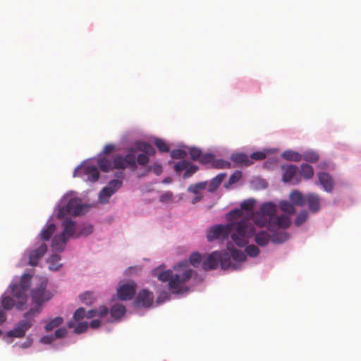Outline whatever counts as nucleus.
Returning a JSON list of instances; mask_svg holds the SVG:
<instances>
[{
	"mask_svg": "<svg viewBox=\"0 0 361 361\" xmlns=\"http://www.w3.org/2000/svg\"><path fill=\"white\" fill-rule=\"evenodd\" d=\"M49 277L26 268L20 276L15 275L0 296V325L7 322L8 312H23V317L34 325L35 318L55 296L56 290L48 287Z\"/></svg>",
	"mask_w": 361,
	"mask_h": 361,
	"instance_id": "f257e3e1",
	"label": "nucleus"
},
{
	"mask_svg": "<svg viewBox=\"0 0 361 361\" xmlns=\"http://www.w3.org/2000/svg\"><path fill=\"white\" fill-rule=\"evenodd\" d=\"M93 207V204L83 202L76 191L70 190L64 193L54 207L56 219L63 220L72 240L86 238L94 231V225L87 221H77L72 216L86 215Z\"/></svg>",
	"mask_w": 361,
	"mask_h": 361,
	"instance_id": "f03ea898",
	"label": "nucleus"
},
{
	"mask_svg": "<svg viewBox=\"0 0 361 361\" xmlns=\"http://www.w3.org/2000/svg\"><path fill=\"white\" fill-rule=\"evenodd\" d=\"M231 245H229L227 250L223 249L220 250H214L209 254H202L198 251H193L188 259H183L175 264L173 268L175 271H183L185 269H192L193 268H201L204 271L216 270L221 267V270H228L230 267L229 256L235 257V259L240 261L242 256L244 255L241 252H235L231 250Z\"/></svg>",
	"mask_w": 361,
	"mask_h": 361,
	"instance_id": "7ed1b4c3",
	"label": "nucleus"
},
{
	"mask_svg": "<svg viewBox=\"0 0 361 361\" xmlns=\"http://www.w3.org/2000/svg\"><path fill=\"white\" fill-rule=\"evenodd\" d=\"M49 238V233H47V228H42L33 242L25 250L17 266L22 267L30 266L32 269L37 267L49 252L47 245Z\"/></svg>",
	"mask_w": 361,
	"mask_h": 361,
	"instance_id": "20e7f679",
	"label": "nucleus"
},
{
	"mask_svg": "<svg viewBox=\"0 0 361 361\" xmlns=\"http://www.w3.org/2000/svg\"><path fill=\"white\" fill-rule=\"evenodd\" d=\"M151 275L152 277H157L161 283L168 282L166 286L173 293L175 298H182L191 290L190 286L180 285V272L175 271L173 267L166 269L164 264L153 268L151 270Z\"/></svg>",
	"mask_w": 361,
	"mask_h": 361,
	"instance_id": "39448f33",
	"label": "nucleus"
},
{
	"mask_svg": "<svg viewBox=\"0 0 361 361\" xmlns=\"http://www.w3.org/2000/svg\"><path fill=\"white\" fill-rule=\"evenodd\" d=\"M54 218H56V212L54 210L49 216L46 224L42 228H46V226H48V227H47V233H49V238L47 240V245H49V244L51 251L63 252L66 250L69 240H72V238L69 232H66L67 227L63 220H61V230L56 233L59 223L54 220Z\"/></svg>",
	"mask_w": 361,
	"mask_h": 361,
	"instance_id": "423d86ee",
	"label": "nucleus"
},
{
	"mask_svg": "<svg viewBox=\"0 0 361 361\" xmlns=\"http://www.w3.org/2000/svg\"><path fill=\"white\" fill-rule=\"evenodd\" d=\"M101 161V159L97 160L94 156L84 159L75 167L73 177L81 178L86 182L96 183L101 178V172H104Z\"/></svg>",
	"mask_w": 361,
	"mask_h": 361,
	"instance_id": "0eeeda50",
	"label": "nucleus"
},
{
	"mask_svg": "<svg viewBox=\"0 0 361 361\" xmlns=\"http://www.w3.org/2000/svg\"><path fill=\"white\" fill-rule=\"evenodd\" d=\"M230 241L236 246H243L247 240H250L255 233L254 226L249 221L241 219L236 222H229Z\"/></svg>",
	"mask_w": 361,
	"mask_h": 361,
	"instance_id": "6e6552de",
	"label": "nucleus"
},
{
	"mask_svg": "<svg viewBox=\"0 0 361 361\" xmlns=\"http://www.w3.org/2000/svg\"><path fill=\"white\" fill-rule=\"evenodd\" d=\"M251 240H247L246 243L244 244L243 246H236L234 245L232 242H227L226 243V248L224 249V250H227V247H228V245H231V250H233V252L235 251L241 252V253L244 255L240 257V259L238 260L235 259V257L230 255L229 256V262H230V267H228V269L231 271H238L240 270L242 267V264L243 262H245L247 259V257H249L250 258H256L258 257L260 254V250L254 244L250 243V241Z\"/></svg>",
	"mask_w": 361,
	"mask_h": 361,
	"instance_id": "1a4fd4ad",
	"label": "nucleus"
},
{
	"mask_svg": "<svg viewBox=\"0 0 361 361\" xmlns=\"http://www.w3.org/2000/svg\"><path fill=\"white\" fill-rule=\"evenodd\" d=\"M137 284L135 280L123 279L118 283L116 293L111 296V301L133 302L137 293Z\"/></svg>",
	"mask_w": 361,
	"mask_h": 361,
	"instance_id": "9d476101",
	"label": "nucleus"
},
{
	"mask_svg": "<svg viewBox=\"0 0 361 361\" xmlns=\"http://www.w3.org/2000/svg\"><path fill=\"white\" fill-rule=\"evenodd\" d=\"M2 324L1 326H3ZM33 326V324L28 319L23 318L17 322L13 329L4 331L0 329V338L6 343L11 344L14 338H22L25 336L26 332Z\"/></svg>",
	"mask_w": 361,
	"mask_h": 361,
	"instance_id": "9b49d317",
	"label": "nucleus"
},
{
	"mask_svg": "<svg viewBox=\"0 0 361 361\" xmlns=\"http://www.w3.org/2000/svg\"><path fill=\"white\" fill-rule=\"evenodd\" d=\"M230 223L215 224L207 228L206 238L209 243L217 242L219 244L230 241Z\"/></svg>",
	"mask_w": 361,
	"mask_h": 361,
	"instance_id": "f8f14e48",
	"label": "nucleus"
},
{
	"mask_svg": "<svg viewBox=\"0 0 361 361\" xmlns=\"http://www.w3.org/2000/svg\"><path fill=\"white\" fill-rule=\"evenodd\" d=\"M130 155L126 156V154H117L113 159L105 158L102 159V166L104 173H109L112 169H125L128 168L131 171V163L130 161Z\"/></svg>",
	"mask_w": 361,
	"mask_h": 361,
	"instance_id": "ddd939ff",
	"label": "nucleus"
},
{
	"mask_svg": "<svg viewBox=\"0 0 361 361\" xmlns=\"http://www.w3.org/2000/svg\"><path fill=\"white\" fill-rule=\"evenodd\" d=\"M264 224L262 227H265L269 231H276L279 230L288 229L291 224L292 219L288 214H275L268 221L263 220Z\"/></svg>",
	"mask_w": 361,
	"mask_h": 361,
	"instance_id": "4468645a",
	"label": "nucleus"
},
{
	"mask_svg": "<svg viewBox=\"0 0 361 361\" xmlns=\"http://www.w3.org/2000/svg\"><path fill=\"white\" fill-rule=\"evenodd\" d=\"M277 203L274 200H267L262 202L259 210L255 212V221L259 226L264 224L263 220L268 221L276 214Z\"/></svg>",
	"mask_w": 361,
	"mask_h": 361,
	"instance_id": "2eb2a0df",
	"label": "nucleus"
},
{
	"mask_svg": "<svg viewBox=\"0 0 361 361\" xmlns=\"http://www.w3.org/2000/svg\"><path fill=\"white\" fill-rule=\"evenodd\" d=\"M281 180L286 185H296L300 183L299 167L295 164H283Z\"/></svg>",
	"mask_w": 361,
	"mask_h": 361,
	"instance_id": "dca6fc26",
	"label": "nucleus"
},
{
	"mask_svg": "<svg viewBox=\"0 0 361 361\" xmlns=\"http://www.w3.org/2000/svg\"><path fill=\"white\" fill-rule=\"evenodd\" d=\"M173 169L177 175L183 171L182 176L184 179L192 177L200 170L198 165L188 159H183L176 161L173 165Z\"/></svg>",
	"mask_w": 361,
	"mask_h": 361,
	"instance_id": "f3484780",
	"label": "nucleus"
},
{
	"mask_svg": "<svg viewBox=\"0 0 361 361\" xmlns=\"http://www.w3.org/2000/svg\"><path fill=\"white\" fill-rule=\"evenodd\" d=\"M314 184L324 192L331 194L335 188V180L333 176L328 171H318L317 172V180Z\"/></svg>",
	"mask_w": 361,
	"mask_h": 361,
	"instance_id": "a211bd4d",
	"label": "nucleus"
},
{
	"mask_svg": "<svg viewBox=\"0 0 361 361\" xmlns=\"http://www.w3.org/2000/svg\"><path fill=\"white\" fill-rule=\"evenodd\" d=\"M154 293L147 288H142L137 293L133 302L135 308H152L154 307Z\"/></svg>",
	"mask_w": 361,
	"mask_h": 361,
	"instance_id": "6ab92c4d",
	"label": "nucleus"
},
{
	"mask_svg": "<svg viewBox=\"0 0 361 361\" xmlns=\"http://www.w3.org/2000/svg\"><path fill=\"white\" fill-rule=\"evenodd\" d=\"M152 286L157 295L155 302V306H159L171 299V295H173L171 290H169L168 286H164L157 281L152 282Z\"/></svg>",
	"mask_w": 361,
	"mask_h": 361,
	"instance_id": "aec40b11",
	"label": "nucleus"
},
{
	"mask_svg": "<svg viewBox=\"0 0 361 361\" xmlns=\"http://www.w3.org/2000/svg\"><path fill=\"white\" fill-rule=\"evenodd\" d=\"M128 146L126 155H130L131 171L134 172L138 169L139 166H141V160H143L145 156L143 154H140V149L137 148V140H133V142Z\"/></svg>",
	"mask_w": 361,
	"mask_h": 361,
	"instance_id": "412c9836",
	"label": "nucleus"
},
{
	"mask_svg": "<svg viewBox=\"0 0 361 361\" xmlns=\"http://www.w3.org/2000/svg\"><path fill=\"white\" fill-rule=\"evenodd\" d=\"M180 272V286H186L185 284V282L191 280V286H189L190 287V291H192V287L195 286H197L199 284H201L204 281L203 276L200 274L197 271L194 269H185L183 271Z\"/></svg>",
	"mask_w": 361,
	"mask_h": 361,
	"instance_id": "4be33fe9",
	"label": "nucleus"
},
{
	"mask_svg": "<svg viewBox=\"0 0 361 361\" xmlns=\"http://www.w3.org/2000/svg\"><path fill=\"white\" fill-rule=\"evenodd\" d=\"M137 148L140 149V154H143L145 157L141 160V166L145 165L149 162V157H154L157 154L156 148L153 144L149 141L137 139Z\"/></svg>",
	"mask_w": 361,
	"mask_h": 361,
	"instance_id": "5701e85b",
	"label": "nucleus"
},
{
	"mask_svg": "<svg viewBox=\"0 0 361 361\" xmlns=\"http://www.w3.org/2000/svg\"><path fill=\"white\" fill-rule=\"evenodd\" d=\"M322 198L318 194L313 192H307L306 209L312 214L319 213L322 209Z\"/></svg>",
	"mask_w": 361,
	"mask_h": 361,
	"instance_id": "b1692460",
	"label": "nucleus"
},
{
	"mask_svg": "<svg viewBox=\"0 0 361 361\" xmlns=\"http://www.w3.org/2000/svg\"><path fill=\"white\" fill-rule=\"evenodd\" d=\"M127 312L126 307L119 302H115L110 307L109 317L106 318L107 322H120L122 319L126 316Z\"/></svg>",
	"mask_w": 361,
	"mask_h": 361,
	"instance_id": "393cba45",
	"label": "nucleus"
},
{
	"mask_svg": "<svg viewBox=\"0 0 361 361\" xmlns=\"http://www.w3.org/2000/svg\"><path fill=\"white\" fill-rule=\"evenodd\" d=\"M230 161L235 167L250 166L252 165L250 154L245 152H235L232 153L229 157Z\"/></svg>",
	"mask_w": 361,
	"mask_h": 361,
	"instance_id": "a878e982",
	"label": "nucleus"
},
{
	"mask_svg": "<svg viewBox=\"0 0 361 361\" xmlns=\"http://www.w3.org/2000/svg\"><path fill=\"white\" fill-rule=\"evenodd\" d=\"M250 240L257 246L265 247L271 242V233L267 231V228L266 230H259L257 231L255 230L254 235Z\"/></svg>",
	"mask_w": 361,
	"mask_h": 361,
	"instance_id": "bb28decb",
	"label": "nucleus"
},
{
	"mask_svg": "<svg viewBox=\"0 0 361 361\" xmlns=\"http://www.w3.org/2000/svg\"><path fill=\"white\" fill-rule=\"evenodd\" d=\"M288 198L290 200L294 209L295 207L303 209L305 207L307 192L305 193L299 189H293L289 193Z\"/></svg>",
	"mask_w": 361,
	"mask_h": 361,
	"instance_id": "cd10ccee",
	"label": "nucleus"
},
{
	"mask_svg": "<svg viewBox=\"0 0 361 361\" xmlns=\"http://www.w3.org/2000/svg\"><path fill=\"white\" fill-rule=\"evenodd\" d=\"M55 338L52 334H48L43 335L40 337L39 342L44 345H50L55 350H61L63 349V348L68 346L71 344V343H66L63 341H60L57 343H54L55 341ZM75 343V341H73L71 343Z\"/></svg>",
	"mask_w": 361,
	"mask_h": 361,
	"instance_id": "c85d7f7f",
	"label": "nucleus"
},
{
	"mask_svg": "<svg viewBox=\"0 0 361 361\" xmlns=\"http://www.w3.org/2000/svg\"><path fill=\"white\" fill-rule=\"evenodd\" d=\"M149 141L153 144L156 150L157 149L160 154L169 153L170 152L169 145L165 139L151 135L149 137Z\"/></svg>",
	"mask_w": 361,
	"mask_h": 361,
	"instance_id": "c756f323",
	"label": "nucleus"
},
{
	"mask_svg": "<svg viewBox=\"0 0 361 361\" xmlns=\"http://www.w3.org/2000/svg\"><path fill=\"white\" fill-rule=\"evenodd\" d=\"M257 201L253 197H250L243 200L238 208L240 209V212H243L244 216L250 217L253 215V209L257 205Z\"/></svg>",
	"mask_w": 361,
	"mask_h": 361,
	"instance_id": "7c9ffc66",
	"label": "nucleus"
},
{
	"mask_svg": "<svg viewBox=\"0 0 361 361\" xmlns=\"http://www.w3.org/2000/svg\"><path fill=\"white\" fill-rule=\"evenodd\" d=\"M277 151H279V148L273 147H264L262 149L253 151L252 152L250 153L252 164H254L255 161H258L264 159L270 155H272Z\"/></svg>",
	"mask_w": 361,
	"mask_h": 361,
	"instance_id": "2f4dec72",
	"label": "nucleus"
},
{
	"mask_svg": "<svg viewBox=\"0 0 361 361\" xmlns=\"http://www.w3.org/2000/svg\"><path fill=\"white\" fill-rule=\"evenodd\" d=\"M247 77H238L233 78L230 83L231 90L238 93H246Z\"/></svg>",
	"mask_w": 361,
	"mask_h": 361,
	"instance_id": "473e14b6",
	"label": "nucleus"
},
{
	"mask_svg": "<svg viewBox=\"0 0 361 361\" xmlns=\"http://www.w3.org/2000/svg\"><path fill=\"white\" fill-rule=\"evenodd\" d=\"M271 233V243L274 245H281L290 238L289 232L282 230L276 231H269Z\"/></svg>",
	"mask_w": 361,
	"mask_h": 361,
	"instance_id": "72a5a7b5",
	"label": "nucleus"
},
{
	"mask_svg": "<svg viewBox=\"0 0 361 361\" xmlns=\"http://www.w3.org/2000/svg\"><path fill=\"white\" fill-rule=\"evenodd\" d=\"M64 322L63 317L62 316H56L54 318H45L42 319L41 323L44 324V329L45 331L49 332L54 329V328H58L61 326Z\"/></svg>",
	"mask_w": 361,
	"mask_h": 361,
	"instance_id": "f704fd0d",
	"label": "nucleus"
},
{
	"mask_svg": "<svg viewBox=\"0 0 361 361\" xmlns=\"http://www.w3.org/2000/svg\"><path fill=\"white\" fill-rule=\"evenodd\" d=\"M227 177L226 172H221L210 179L207 185V191L210 193L214 192L221 185L223 180Z\"/></svg>",
	"mask_w": 361,
	"mask_h": 361,
	"instance_id": "c9c22d12",
	"label": "nucleus"
},
{
	"mask_svg": "<svg viewBox=\"0 0 361 361\" xmlns=\"http://www.w3.org/2000/svg\"><path fill=\"white\" fill-rule=\"evenodd\" d=\"M300 178V180L304 179L305 180H311L314 174V170L313 166L308 163H302L299 167Z\"/></svg>",
	"mask_w": 361,
	"mask_h": 361,
	"instance_id": "e433bc0d",
	"label": "nucleus"
},
{
	"mask_svg": "<svg viewBox=\"0 0 361 361\" xmlns=\"http://www.w3.org/2000/svg\"><path fill=\"white\" fill-rule=\"evenodd\" d=\"M67 326L68 328L73 329V332L77 334H82L88 329L87 322L86 321L71 319L67 322Z\"/></svg>",
	"mask_w": 361,
	"mask_h": 361,
	"instance_id": "4c0bfd02",
	"label": "nucleus"
},
{
	"mask_svg": "<svg viewBox=\"0 0 361 361\" xmlns=\"http://www.w3.org/2000/svg\"><path fill=\"white\" fill-rule=\"evenodd\" d=\"M188 146L184 143H180L178 145L177 147L170 150L169 153H170L171 159L169 160V164L175 163L173 161V159H180L184 157L187 154L186 148Z\"/></svg>",
	"mask_w": 361,
	"mask_h": 361,
	"instance_id": "58836bf2",
	"label": "nucleus"
},
{
	"mask_svg": "<svg viewBox=\"0 0 361 361\" xmlns=\"http://www.w3.org/2000/svg\"><path fill=\"white\" fill-rule=\"evenodd\" d=\"M243 173L240 170H235L232 173L228 179L224 183V188L231 190L232 187L242 180Z\"/></svg>",
	"mask_w": 361,
	"mask_h": 361,
	"instance_id": "ea45409f",
	"label": "nucleus"
},
{
	"mask_svg": "<svg viewBox=\"0 0 361 361\" xmlns=\"http://www.w3.org/2000/svg\"><path fill=\"white\" fill-rule=\"evenodd\" d=\"M278 207L284 213L283 214H288L290 216L295 212V209L289 198L288 200H281L277 204Z\"/></svg>",
	"mask_w": 361,
	"mask_h": 361,
	"instance_id": "a19ab883",
	"label": "nucleus"
},
{
	"mask_svg": "<svg viewBox=\"0 0 361 361\" xmlns=\"http://www.w3.org/2000/svg\"><path fill=\"white\" fill-rule=\"evenodd\" d=\"M279 159L286 161H300L302 159V154L293 149H286L281 154Z\"/></svg>",
	"mask_w": 361,
	"mask_h": 361,
	"instance_id": "79ce46f5",
	"label": "nucleus"
},
{
	"mask_svg": "<svg viewBox=\"0 0 361 361\" xmlns=\"http://www.w3.org/2000/svg\"><path fill=\"white\" fill-rule=\"evenodd\" d=\"M246 93H259L262 90V82L257 80L247 78Z\"/></svg>",
	"mask_w": 361,
	"mask_h": 361,
	"instance_id": "37998d69",
	"label": "nucleus"
},
{
	"mask_svg": "<svg viewBox=\"0 0 361 361\" xmlns=\"http://www.w3.org/2000/svg\"><path fill=\"white\" fill-rule=\"evenodd\" d=\"M301 154L302 159L305 161V163H308L310 164L317 163L319 159V154L313 149L305 150Z\"/></svg>",
	"mask_w": 361,
	"mask_h": 361,
	"instance_id": "c03bdc74",
	"label": "nucleus"
},
{
	"mask_svg": "<svg viewBox=\"0 0 361 361\" xmlns=\"http://www.w3.org/2000/svg\"><path fill=\"white\" fill-rule=\"evenodd\" d=\"M309 212L305 209H302L295 216L293 224L295 226L299 227L304 224L309 218Z\"/></svg>",
	"mask_w": 361,
	"mask_h": 361,
	"instance_id": "a18cd8bd",
	"label": "nucleus"
},
{
	"mask_svg": "<svg viewBox=\"0 0 361 361\" xmlns=\"http://www.w3.org/2000/svg\"><path fill=\"white\" fill-rule=\"evenodd\" d=\"M215 161V154L211 152H203L199 159L198 162L203 166L209 165L212 168V164Z\"/></svg>",
	"mask_w": 361,
	"mask_h": 361,
	"instance_id": "49530a36",
	"label": "nucleus"
},
{
	"mask_svg": "<svg viewBox=\"0 0 361 361\" xmlns=\"http://www.w3.org/2000/svg\"><path fill=\"white\" fill-rule=\"evenodd\" d=\"M114 195L106 185L104 186L98 193V200L102 204H106L109 202L111 197Z\"/></svg>",
	"mask_w": 361,
	"mask_h": 361,
	"instance_id": "de8ad7c7",
	"label": "nucleus"
},
{
	"mask_svg": "<svg viewBox=\"0 0 361 361\" xmlns=\"http://www.w3.org/2000/svg\"><path fill=\"white\" fill-rule=\"evenodd\" d=\"M79 299L81 302L87 306H91L94 303L95 299L91 291L87 290L79 295Z\"/></svg>",
	"mask_w": 361,
	"mask_h": 361,
	"instance_id": "09e8293b",
	"label": "nucleus"
},
{
	"mask_svg": "<svg viewBox=\"0 0 361 361\" xmlns=\"http://www.w3.org/2000/svg\"><path fill=\"white\" fill-rule=\"evenodd\" d=\"M116 149V145L114 143H108L104 145L102 150L99 152L97 155L94 156V158L97 159V160H100V159H105L108 158L106 157V154H109L112 151L115 150Z\"/></svg>",
	"mask_w": 361,
	"mask_h": 361,
	"instance_id": "8fccbe9b",
	"label": "nucleus"
},
{
	"mask_svg": "<svg viewBox=\"0 0 361 361\" xmlns=\"http://www.w3.org/2000/svg\"><path fill=\"white\" fill-rule=\"evenodd\" d=\"M242 216H243V214L238 207L227 212L225 214V218L228 222H233L235 219Z\"/></svg>",
	"mask_w": 361,
	"mask_h": 361,
	"instance_id": "3c124183",
	"label": "nucleus"
},
{
	"mask_svg": "<svg viewBox=\"0 0 361 361\" xmlns=\"http://www.w3.org/2000/svg\"><path fill=\"white\" fill-rule=\"evenodd\" d=\"M188 153L190 157V160L192 161H199V159H200V157L202 154V149L197 146L192 145L189 147L188 149Z\"/></svg>",
	"mask_w": 361,
	"mask_h": 361,
	"instance_id": "603ef678",
	"label": "nucleus"
},
{
	"mask_svg": "<svg viewBox=\"0 0 361 361\" xmlns=\"http://www.w3.org/2000/svg\"><path fill=\"white\" fill-rule=\"evenodd\" d=\"M231 166V163L229 161L224 159L219 158L216 159L215 157V161L212 164L213 169H226Z\"/></svg>",
	"mask_w": 361,
	"mask_h": 361,
	"instance_id": "864d4df0",
	"label": "nucleus"
},
{
	"mask_svg": "<svg viewBox=\"0 0 361 361\" xmlns=\"http://www.w3.org/2000/svg\"><path fill=\"white\" fill-rule=\"evenodd\" d=\"M106 186L113 192L116 193L122 186L123 183L117 180L110 179Z\"/></svg>",
	"mask_w": 361,
	"mask_h": 361,
	"instance_id": "5fc2aeb1",
	"label": "nucleus"
},
{
	"mask_svg": "<svg viewBox=\"0 0 361 361\" xmlns=\"http://www.w3.org/2000/svg\"><path fill=\"white\" fill-rule=\"evenodd\" d=\"M86 309L83 307H79L74 311L72 319L78 320L83 319L84 317L86 318Z\"/></svg>",
	"mask_w": 361,
	"mask_h": 361,
	"instance_id": "6e6d98bb",
	"label": "nucleus"
},
{
	"mask_svg": "<svg viewBox=\"0 0 361 361\" xmlns=\"http://www.w3.org/2000/svg\"><path fill=\"white\" fill-rule=\"evenodd\" d=\"M279 159H280L277 157H270L263 162L262 166L264 169H273L274 167V165L276 164L279 163Z\"/></svg>",
	"mask_w": 361,
	"mask_h": 361,
	"instance_id": "4d7b16f0",
	"label": "nucleus"
},
{
	"mask_svg": "<svg viewBox=\"0 0 361 361\" xmlns=\"http://www.w3.org/2000/svg\"><path fill=\"white\" fill-rule=\"evenodd\" d=\"M68 329L66 326H59L53 333V335L56 338H63L68 334Z\"/></svg>",
	"mask_w": 361,
	"mask_h": 361,
	"instance_id": "13d9d810",
	"label": "nucleus"
},
{
	"mask_svg": "<svg viewBox=\"0 0 361 361\" xmlns=\"http://www.w3.org/2000/svg\"><path fill=\"white\" fill-rule=\"evenodd\" d=\"M150 171H152L156 176H159L163 171L162 164L156 161L155 163L149 165Z\"/></svg>",
	"mask_w": 361,
	"mask_h": 361,
	"instance_id": "bf43d9fd",
	"label": "nucleus"
},
{
	"mask_svg": "<svg viewBox=\"0 0 361 361\" xmlns=\"http://www.w3.org/2000/svg\"><path fill=\"white\" fill-rule=\"evenodd\" d=\"M110 308H109L105 305H99L97 308L98 317L104 318L106 320V318H109Z\"/></svg>",
	"mask_w": 361,
	"mask_h": 361,
	"instance_id": "052dcab7",
	"label": "nucleus"
},
{
	"mask_svg": "<svg viewBox=\"0 0 361 361\" xmlns=\"http://www.w3.org/2000/svg\"><path fill=\"white\" fill-rule=\"evenodd\" d=\"M125 169H117L113 173V180H117L123 184V180L126 178Z\"/></svg>",
	"mask_w": 361,
	"mask_h": 361,
	"instance_id": "680f3d73",
	"label": "nucleus"
},
{
	"mask_svg": "<svg viewBox=\"0 0 361 361\" xmlns=\"http://www.w3.org/2000/svg\"><path fill=\"white\" fill-rule=\"evenodd\" d=\"M48 264V269L51 271H58L63 267V264L58 263V262H46Z\"/></svg>",
	"mask_w": 361,
	"mask_h": 361,
	"instance_id": "e2e57ef3",
	"label": "nucleus"
},
{
	"mask_svg": "<svg viewBox=\"0 0 361 361\" xmlns=\"http://www.w3.org/2000/svg\"><path fill=\"white\" fill-rule=\"evenodd\" d=\"M172 200L173 193L169 190L164 192L159 197V200L161 202H169L172 201Z\"/></svg>",
	"mask_w": 361,
	"mask_h": 361,
	"instance_id": "0e129e2a",
	"label": "nucleus"
},
{
	"mask_svg": "<svg viewBox=\"0 0 361 361\" xmlns=\"http://www.w3.org/2000/svg\"><path fill=\"white\" fill-rule=\"evenodd\" d=\"M52 253L49 255V257H47L46 259V262H59V261H61L62 257H61V252H54V251H51Z\"/></svg>",
	"mask_w": 361,
	"mask_h": 361,
	"instance_id": "69168bd1",
	"label": "nucleus"
},
{
	"mask_svg": "<svg viewBox=\"0 0 361 361\" xmlns=\"http://www.w3.org/2000/svg\"><path fill=\"white\" fill-rule=\"evenodd\" d=\"M32 343L33 338L32 335L30 334L26 337V340L24 342L19 344V346L22 349H27L32 345Z\"/></svg>",
	"mask_w": 361,
	"mask_h": 361,
	"instance_id": "338daca9",
	"label": "nucleus"
},
{
	"mask_svg": "<svg viewBox=\"0 0 361 361\" xmlns=\"http://www.w3.org/2000/svg\"><path fill=\"white\" fill-rule=\"evenodd\" d=\"M102 320L99 318L92 319L90 322H87L88 327H90L93 329H97L102 326Z\"/></svg>",
	"mask_w": 361,
	"mask_h": 361,
	"instance_id": "774afa93",
	"label": "nucleus"
}]
</instances>
